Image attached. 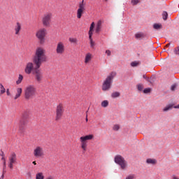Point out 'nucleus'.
Segmentation results:
<instances>
[{
  "mask_svg": "<svg viewBox=\"0 0 179 179\" xmlns=\"http://www.w3.org/2000/svg\"><path fill=\"white\" fill-rule=\"evenodd\" d=\"M32 61L35 66V71H34L35 80L38 83H41V80H43V73L39 69L43 62H47V56L45 55L44 49L38 48Z\"/></svg>",
  "mask_w": 179,
  "mask_h": 179,
  "instance_id": "nucleus-1",
  "label": "nucleus"
},
{
  "mask_svg": "<svg viewBox=\"0 0 179 179\" xmlns=\"http://www.w3.org/2000/svg\"><path fill=\"white\" fill-rule=\"evenodd\" d=\"M114 76H115V73L112 72L103 81L102 85V90L103 92H107V90H110V89H111V85H113V80L114 79Z\"/></svg>",
  "mask_w": 179,
  "mask_h": 179,
  "instance_id": "nucleus-2",
  "label": "nucleus"
},
{
  "mask_svg": "<svg viewBox=\"0 0 179 179\" xmlns=\"http://www.w3.org/2000/svg\"><path fill=\"white\" fill-rule=\"evenodd\" d=\"M27 122H29V113L27 112H24L21 120L20 121V132L22 135H24V131L26 129Z\"/></svg>",
  "mask_w": 179,
  "mask_h": 179,
  "instance_id": "nucleus-3",
  "label": "nucleus"
},
{
  "mask_svg": "<svg viewBox=\"0 0 179 179\" xmlns=\"http://www.w3.org/2000/svg\"><path fill=\"white\" fill-rule=\"evenodd\" d=\"M36 96V87L33 85H29L24 90V98L26 100H30Z\"/></svg>",
  "mask_w": 179,
  "mask_h": 179,
  "instance_id": "nucleus-4",
  "label": "nucleus"
},
{
  "mask_svg": "<svg viewBox=\"0 0 179 179\" xmlns=\"http://www.w3.org/2000/svg\"><path fill=\"white\" fill-rule=\"evenodd\" d=\"M93 138H94V136H93V134L83 136L80 138V141L81 142V148L83 150H84V152H86V148H87V141H92Z\"/></svg>",
  "mask_w": 179,
  "mask_h": 179,
  "instance_id": "nucleus-5",
  "label": "nucleus"
},
{
  "mask_svg": "<svg viewBox=\"0 0 179 179\" xmlns=\"http://www.w3.org/2000/svg\"><path fill=\"white\" fill-rule=\"evenodd\" d=\"M114 162L121 167L122 170H125V167H127V161H125V159L122 156L120 155H116L114 158Z\"/></svg>",
  "mask_w": 179,
  "mask_h": 179,
  "instance_id": "nucleus-6",
  "label": "nucleus"
},
{
  "mask_svg": "<svg viewBox=\"0 0 179 179\" xmlns=\"http://www.w3.org/2000/svg\"><path fill=\"white\" fill-rule=\"evenodd\" d=\"M46 31H47V29H45V28H43L36 32V36L37 38H38V40L40 41V44H44V43L45 41V34H46L45 32Z\"/></svg>",
  "mask_w": 179,
  "mask_h": 179,
  "instance_id": "nucleus-7",
  "label": "nucleus"
},
{
  "mask_svg": "<svg viewBox=\"0 0 179 179\" xmlns=\"http://www.w3.org/2000/svg\"><path fill=\"white\" fill-rule=\"evenodd\" d=\"M17 162V157L16 153L11 152L10 156L8 157V167L10 170H13V164H16Z\"/></svg>",
  "mask_w": 179,
  "mask_h": 179,
  "instance_id": "nucleus-8",
  "label": "nucleus"
},
{
  "mask_svg": "<svg viewBox=\"0 0 179 179\" xmlns=\"http://www.w3.org/2000/svg\"><path fill=\"white\" fill-rule=\"evenodd\" d=\"M85 0H82V2L79 4V8L77 10V17L78 19H80L82 17V15H83L85 12Z\"/></svg>",
  "mask_w": 179,
  "mask_h": 179,
  "instance_id": "nucleus-9",
  "label": "nucleus"
},
{
  "mask_svg": "<svg viewBox=\"0 0 179 179\" xmlns=\"http://www.w3.org/2000/svg\"><path fill=\"white\" fill-rule=\"evenodd\" d=\"M36 66H34V62H28L26 65L24 72L27 75H30L33 71H36Z\"/></svg>",
  "mask_w": 179,
  "mask_h": 179,
  "instance_id": "nucleus-10",
  "label": "nucleus"
},
{
  "mask_svg": "<svg viewBox=\"0 0 179 179\" xmlns=\"http://www.w3.org/2000/svg\"><path fill=\"white\" fill-rule=\"evenodd\" d=\"M62 114H64V108H62V104L59 103L57 107L56 110V121L61 120V117H62Z\"/></svg>",
  "mask_w": 179,
  "mask_h": 179,
  "instance_id": "nucleus-11",
  "label": "nucleus"
},
{
  "mask_svg": "<svg viewBox=\"0 0 179 179\" xmlns=\"http://www.w3.org/2000/svg\"><path fill=\"white\" fill-rule=\"evenodd\" d=\"M51 16H52L51 13L44 15L42 20L43 26H45L46 27H48V26H50V22H51Z\"/></svg>",
  "mask_w": 179,
  "mask_h": 179,
  "instance_id": "nucleus-12",
  "label": "nucleus"
},
{
  "mask_svg": "<svg viewBox=\"0 0 179 179\" xmlns=\"http://www.w3.org/2000/svg\"><path fill=\"white\" fill-rule=\"evenodd\" d=\"M34 155L35 157H41V156H44L43 148L41 147H37L34 151Z\"/></svg>",
  "mask_w": 179,
  "mask_h": 179,
  "instance_id": "nucleus-13",
  "label": "nucleus"
},
{
  "mask_svg": "<svg viewBox=\"0 0 179 179\" xmlns=\"http://www.w3.org/2000/svg\"><path fill=\"white\" fill-rule=\"evenodd\" d=\"M56 51L57 54H62L64 51H65V47L64 46V43H62V42H59L57 44Z\"/></svg>",
  "mask_w": 179,
  "mask_h": 179,
  "instance_id": "nucleus-14",
  "label": "nucleus"
},
{
  "mask_svg": "<svg viewBox=\"0 0 179 179\" xmlns=\"http://www.w3.org/2000/svg\"><path fill=\"white\" fill-rule=\"evenodd\" d=\"M143 79L146 80V82H148V83H150L151 85L155 83V76H152L150 78L147 77L146 74L143 75Z\"/></svg>",
  "mask_w": 179,
  "mask_h": 179,
  "instance_id": "nucleus-15",
  "label": "nucleus"
},
{
  "mask_svg": "<svg viewBox=\"0 0 179 179\" xmlns=\"http://www.w3.org/2000/svg\"><path fill=\"white\" fill-rule=\"evenodd\" d=\"M102 22L101 20H99L97 22L96 26V29H95V33H96V34H100V31H101V24H102Z\"/></svg>",
  "mask_w": 179,
  "mask_h": 179,
  "instance_id": "nucleus-16",
  "label": "nucleus"
},
{
  "mask_svg": "<svg viewBox=\"0 0 179 179\" xmlns=\"http://www.w3.org/2000/svg\"><path fill=\"white\" fill-rule=\"evenodd\" d=\"M22 92H23V90L22 88L19 87L17 89V94H15L14 99L17 100L20 96H22Z\"/></svg>",
  "mask_w": 179,
  "mask_h": 179,
  "instance_id": "nucleus-17",
  "label": "nucleus"
},
{
  "mask_svg": "<svg viewBox=\"0 0 179 179\" xmlns=\"http://www.w3.org/2000/svg\"><path fill=\"white\" fill-rule=\"evenodd\" d=\"M135 38L136 40H142V38H145V34L140 32L135 34Z\"/></svg>",
  "mask_w": 179,
  "mask_h": 179,
  "instance_id": "nucleus-18",
  "label": "nucleus"
},
{
  "mask_svg": "<svg viewBox=\"0 0 179 179\" xmlns=\"http://www.w3.org/2000/svg\"><path fill=\"white\" fill-rule=\"evenodd\" d=\"M173 108H174V105L169 104L163 109V111L164 113H167V111H170V110H173Z\"/></svg>",
  "mask_w": 179,
  "mask_h": 179,
  "instance_id": "nucleus-19",
  "label": "nucleus"
},
{
  "mask_svg": "<svg viewBox=\"0 0 179 179\" xmlns=\"http://www.w3.org/2000/svg\"><path fill=\"white\" fill-rule=\"evenodd\" d=\"M20 30H22V25H20V23L17 22V25L15 27V34H19Z\"/></svg>",
  "mask_w": 179,
  "mask_h": 179,
  "instance_id": "nucleus-20",
  "label": "nucleus"
},
{
  "mask_svg": "<svg viewBox=\"0 0 179 179\" xmlns=\"http://www.w3.org/2000/svg\"><path fill=\"white\" fill-rule=\"evenodd\" d=\"M146 163L147 164H156V163H157V161H156V159H152V158H148L146 159Z\"/></svg>",
  "mask_w": 179,
  "mask_h": 179,
  "instance_id": "nucleus-21",
  "label": "nucleus"
},
{
  "mask_svg": "<svg viewBox=\"0 0 179 179\" xmlns=\"http://www.w3.org/2000/svg\"><path fill=\"white\" fill-rule=\"evenodd\" d=\"M153 29H155V30H160L163 29V25H162V24L155 23L153 24Z\"/></svg>",
  "mask_w": 179,
  "mask_h": 179,
  "instance_id": "nucleus-22",
  "label": "nucleus"
},
{
  "mask_svg": "<svg viewBox=\"0 0 179 179\" xmlns=\"http://www.w3.org/2000/svg\"><path fill=\"white\" fill-rule=\"evenodd\" d=\"M121 96V94L118 92H115L111 94V97L113 99H117V97H120Z\"/></svg>",
  "mask_w": 179,
  "mask_h": 179,
  "instance_id": "nucleus-23",
  "label": "nucleus"
},
{
  "mask_svg": "<svg viewBox=\"0 0 179 179\" xmlns=\"http://www.w3.org/2000/svg\"><path fill=\"white\" fill-rule=\"evenodd\" d=\"M90 59H92V55H90V53H87L85 56V64H87V62L90 61Z\"/></svg>",
  "mask_w": 179,
  "mask_h": 179,
  "instance_id": "nucleus-24",
  "label": "nucleus"
},
{
  "mask_svg": "<svg viewBox=\"0 0 179 179\" xmlns=\"http://www.w3.org/2000/svg\"><path fill=\"white\" fill-rule=\"evenodd\" d=\"M162 19H164V20H167V19H169V13L167 11H163Z\"/></svg>",
  "mask_w": 179,
  "mask_h": 179,
  "instance_id": "nucleus-25",
  "label": "nucleus"
},
{
  "mask_svg": "<svg viewBox=\"0 0 179 179\" xmlns=\"http://www.w3.org/2000/svg\"><path fill=\"white\" fill-rule=\"evenodd\" d=\"M138 65H141V62H139L138 61H134L131 63V66H132V68L138 66Z\"/></svg>",
  "mask_w": 179,
  "mask_h": 179,
  "instance_id": "nucleus-26",
  "label": "nucleus"
},
{
  "mask_svg": "<svg viewBox=\"0 0 179 179\" xmlns=\"http://www.w3.org/2000/svg\"><path fill=\"white\" fill-rule=\"evenodd\" d=\"M101 107H103L106 108V107H108V101L104 100L101 103Z\"/></svg>",
  "mask_w": 179,
  "mask_h": 179,
  "instance_id": "nucleus-27",
  "label": "nucleus"
},
{
  "mask_svg": "<svg viewBox=\"0 0 179 179\" xmlns=\"http://www.w3.org/2000/svg\"><path fill=\"white\" fill-rule=\"evenodd\" d=\"M22 80H23V76L22 74H20L18 77V80L16 81V84L20 85V83H22Z\"/></svg>",
  "mask_w": 179,
  "mask_h": 179,
  "instance_id": "nucleus-28",
  "label": "nucleus"
},
{
  "mask_svg": "<svg viewBox=\"0 0 179 179\" xmlns=\"http://www.w3.org/2000/svg\"><path fill=\"white\" fill-rule=\"evenodd\" d=\"M0 96L1 94H3V93H5V92H6V90H5V87H3V85H2V83L0 84Z\"/></svg>",
  "mask_w": 179,
  "mask_h": 179,
  "instance_id": "nucleus-29",
  "label": "nucleus"
},
{
  "mask_svg": "<svg viewBox=\"0 0 179 179\" xmlns=\"http://www.w3.org/2000/svg\"><path fill=\"white\" fill-rule=\"evenodd\" d=\"M150 92H152V88L150 87L145 88L143 90V93H144V94H148V93H150Z\"/></svg>",
  "mask_w": 179,
  "mask_h": 179,
  "instance_id": "nucleus-30",
  "label": "nucleus"
},
{
  "mask_svg": "<svg viewBox=\"0 0 179 179\" xmlns=\"http://www.w3.org/2000/svg\"><path fill=\"white\" fill-rule=\"evenodd\" d=\"M36 179H44V176L43 175V173H38L36 174Z\"/></svg>",
  "mask_w": 179,
  "mask_h": 179,
  "instance_id": "nucleus-31",
  "label": "nucleus"
},
{
  "mask_svg": "<svg viewBox=\"0 0 179 179\" xmlns=\"http://www.w3.org/2000/svg\"><path fill=\"white\" fill-rule=\"evenodd\" d=\"M139 2H141V0H131V4L133 5V6L138 5Z\"/></svg>",
  "mask_w": 179,
  "mask_h": 179,
  "instance_id": "nucleus-32",
  "label": "nucleus"
},
{
  "mask_svg": "<svg viewBox=\"0 0 179 179\" xmlns=\"http://www.w3.org/2000/svg\"><path fill=\"white\" fill-rule=\"evenodd\" d=\"M137 89L138 92H142V90H143V85L142 84L137 85Z\"/></svg>",
  "mask_w": 179,
  "mask_h": 179,
  "instance_id": "nucleus-33",
  "label": "nucleus"
},
{
  "mask_svg": "<svg viewBox=\"0 0 179 179\" xmlns=\"http://www.w3.org/2000/svg\"><path fill=\"white\" fill-rule=\"evenodd\" d=\"M173 52L175 55H179V46H177L176 48H174Z\"/></svg>",
  "mask_w": 179,
  "mask_h": 179,
  "instance_id": "nucleus-34",
  "label": "nucleus"
},
{
  "mask_svg": "<svg viewBox=\"0 0 179 179\" xmlns=\"http://www.w3.org/2000/svg\"><path fill=\"white\" fill-rule=\"evenodd\" d=\"M90 41V47L91 48H93L95 45L94 41H93V38H89Z\"/></svg>",
  "mask_w": 179,
  "mask_h": 179,
  "instance_id": "nucleus-35",
  "label": "nucleus"
},
{
  "mask_svg": "<svg viewBox=\"0 0 179 179\" xmlns=\"http://www.w3.org/2000/svg\"><path fill=\"white\" fill-rule=\"evenodd\" d=\"M93 31H94V30L92 29H90L89 30V32H88V34H89V38H92V36H93Z\"/></svg>",
  "mask_w": 179,
  "mask_h": 179,
  "instance_id": "nucleus-36",
  "label": "nucleus"
},
{
  "mask_svg": "<svg viewBox=\"0 0 179 179\" xmlns=\"http://www.w3.org/2000/svg\"><path fill=\"white\" fill-rule=\"evenodd\" d=\"M94 26H95L94 22H92L91 24H90V30H94Z\"/></svg>",
  "mask_w": 179,
  "mask_h": 179,
  "instance_id": "nucleus-37",
  "label": "nucleus"
},
{
  "mask_svg": "<svg viewBox=\"0 0 179 179\" xmlns=\"http://www.w3.org/2000/svg\"><path fill=\"white\" fill-rule=\"evenodd\" d=\"M118 129H120V126L118 124L113 126V131H118Z\"/></svg>",
  "mask_w": 179,
  "mask_h": 179,
  "instance_id": "nucleus-38",
  "label": "nucleus"
},
{
  "mask_svg": "<svg viewBox=\"0 0 179 179\" xmlns=\"http://www.w3.org/2000/svg\"><path fill=\"white\" fill-rule=\"evenodd\" d=\"M135 178V175L132 174V175H129L126 179H134Z\"/></svg>",
  "mask_w": 179,
  "mask_h": 179,
  "instance_id": "nucleus-39",
  "label": "nucleus"
},
{
  "mask_svg": "<svg viewBox=\"0 0 179 179\" xmlns=\"http://www.w3.org/2000/svg\"><path fill=\"white\" fill-rule=\"evenodd\" d=\"M69 41H70L71 43H76L77 40H76V38H69Z\"/></svg>",
  "mask_w": 179,
  "mask_h": 179,
  "instance_id": "nucleus-40",
  "label": "nucleus"
},
{
  "mask_svg": "<svg viewBox=\"0 0 179 179\" xmlns=\"http://www.w3.org/2000/svg\"><path fill=\"white\" fill-rule=\"evenodd\" d=\"M106 54H107L108 57H110L111 55V51L110 50H106Z\"/></svg>",
  "mask_w": 179,
  "mask_h": 179,
  "instance_id": "nucleus-41",
  "label": "nucleus"
},
{
  "mask_svg": "<svg viewBox=\"0 0 179 179\" xmlns=\"http://www.w3.org/2000/svg\"><path fill=\"white\" fill-rule=\"evenodd\" d=\"M176 87H177V85H173L171 87V90H172V91L176 90Z\"/></svg>",
  "mask_w": 179,
  "mask_h": 179,
  "instance_id": "nucleus-42",
  "label": "nucleus"
},
{
  "mask_svg": "<svg viewBox=\"0 0 179 179\" xmlns=\"http://www.w3.org/2000/svg\"><path fill=\"white\" fill-rule=\"evenodd\" d=\"M6 169V165H3V173H6V171H5Z\"/></svg>",
  "mask_w": 179,
  "mask_h": 179,
  "instance_id": "nucleus-43",
  "label": "nucleus"
},
{
  "mask_svg": "<svg viewBox=\"0 0 179 179\" xmlns=\"http://www.w3.org/2000/svg\"><path fill=\"white\" fill-rule=\"evenodd\" d=\"M6 94H7V96H10V92H9V89L6 90Z\"/></svg>",
  "mask_w": 179,
  "mask_h": 179,
  "instance_id": "nucleus-44",
  "label": "nucleus"
},
{
  "mask_svg": "<svg viewBox=\"0 0 179 179\" xmlns=\"http://www.w3.org/2000/svg\"><path fill=\"white\" fill-rule=\"evenodd\" d=\"M0 156L2 157H5V154L3 153V151H1V153H0Z\"/></svg>",
  "mask_w": 179,
  "mask_h": 179,
  "instance_id": "nucleus-45",
  "label": "nucleus"
},
{
  "mask_svg": "<svg viewBox=\"0 0 179 179\" xmlns=\"http://www.w3.org/2000/svg\"><path fill=\"white\" fill-rule=\"evenodd\" d=\"M173 108H179V103L173 106Z\"/></svg>",
  "mask_w": 179,
  "mask_h": 179,
  "instance_id": "nucleus-46",
  "label": "nucleus"
},
{
  "mask_svg": "<svg viewBox=\"0 0 179 179\" xmlns=\"http://www.w3.org/2000/svg\"><path fill=\"white\" fill-rule=\"evenodd\" d=\"M172 178H173V179H179L178 178H177V177H176V176H174V175L172 176Z\"/></svg>",
  "mask_w": 179,
  "mask_h": 179,
  "instance_id": "nucleus-47",
  "label": "nucleus"
},
{
  "mask_svg": "<svg viewBox=\"0 0 179 179\" xmlns=\"http://www.w3.org/2000/svg\"><path fill=\"white\" fill-rule=\"evenodd\" d=\"M3 174H5V173H3V174L1 175V176L0 178L1 179H3V178L5 177Z\"/></svg>",
  "mask_w": 179,
  "mask_h": 179,
  "instance_id": "nucleus-48",
  "label": "nucleus"
},
{
  "mask_svg": "<svg viewBox=\"0 0 179 179\" xmlns=\"http://www.w3.org/2000/svg\"><path fill=\"white\" fill-rule=\"evenodd\" d=\"M3 166H6V161H3Z\"/></svg>",
  "mask_w": 179,
  "mask_h": 179,
  "instance_id": "nucleus-49",
  "label": "nucleus"
},
{
  "mask_svg": "<svg viewBox=\"0 0 179 179\" xmlns=\"http://www.w3.org/2000/svg\"><path fill=\"white\" fill-rule=\"evenodd\" d=\"M32 164H33L34 166H36V165L37 164V163L36 162V161H34V162H32Z\"/></svg>",
  "mask_w": 179,
  "mask_h": 179,
  "instance_id": "nucleus-50",
  "label": "nucleus"
},
{
  "mask_svg": "<svg viewBox=\"0 0 179 179\" xmlns=\"http://www.w3.org/2000/svg\"><path fill=\"white\" fill-rule=\"evenodd\" d=\"M1 160H3V162L6 161V159H5V157H2Z\"/></svg>",
  "mask_w": 179,
  "mask_h": 179,
  "instance_id": "nucleus-51",
  "label": "nucleus"
},
{
  "mask_svg": "<svg viewBox=\"0 0 179 179\" xmlns=\"http://www.w3.org/2000/svg\"><path fill=\"white\" fill-rule=\"evenodd\" d=\"M166 47H170V43L166 44Z\"/></svg>",
  "mask_w": 179,
  "mask_h": 179,
  "instance_id": "nucleus-52",
  "label": "nucleus"
},
{
  "mask_svg": "<svg viewBox=\"0 0 179 179\" xmlns=\"http://www.w3.org/2000/svg\"><path fill=\"white\" fill-rule=\"evenodd\" d=\"M47 179H54L52 177H48Z\"/></svg>",
  "mask_w": 179,
  "mask_h": 179,
  "instance_id": "nucleus-53",
  "label": "nucleus"
},
{
  "mask_svg": "<svg viewBox=\"0 0 179 179\" xmlns=\"http://www.w3.org/2000/svg\"><path fill=\"white\" fill-rule=\"evenodd\" d=\"M88 120H87V117L86 118V122H87Z\"/></svg>",
  "mask_w": 179,
  "mask_h": 179,
  "instance_id": "nucleus-54",
  "label": "nucleus"
},
{
  "mask_svg": "<svg viewBox=\"0 0 179 179\" xmlns=\"http://www.w3.org/2000/svg\"><path fill=\"white\" fill-rule=\"evenodd\" d=\"M106 1V2H107V1H108V0H105Z\"/></svg>",
  "mask_w": 179,
  "mask_h": 179,
  "instance_id": "nucleus-55",
  "label": "nucleus"
}]
</instances>
